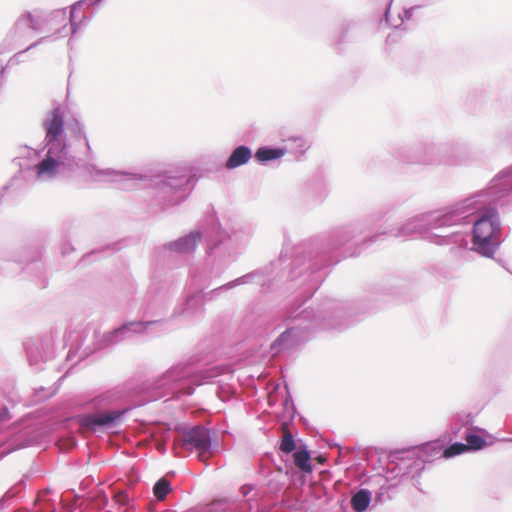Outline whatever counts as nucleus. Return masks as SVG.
<instances>
[{"mask_svg":"<svg viewBox=\"0 0 512 512\" xmlns=\"http://www.w3.org/2000/svg\"><path fill=\"white\" fill-rule=\"evenodd\" d=\"M473 418L470 414H456L453 416L450 429L454 437H458L462 428H469L472 424Z\"/></svg>","mask_w":512,"mask_h":512,"instance_id":"5701e85b","label":"nucleus"},{"mask_svg":"<svg viewBox=\"0 0 512 512\" xmlns=\"http://www.w3.org/2000/svg\"><path fill=\"white\" fill-rule=\"evenodd\" d=\"M113 499L115 502L123 508V512H134L135 507L132 502V499L125 489H118L114 492Z\"/></svg>","mask_w":512,"mask_h":512,"instance_id":"b1692460","label":"nucleus"},{"mask_svg":"<svg viewBox=\"0 0 512 512\" xmlns=\"http://www.w3.org/2000/svg\"><path fill=\"white\" fill-rule=\"evenodd\" d=\"M66 29H67V28H66V25H64L61 29H59V30L57 31V33H58L60 36H63V35H64V33L66 32Z\"/></svg>","mask_w":512,"mask_h":512,"instance_id":"c03bdc74","label":"nucleus"},{"mask_svg":"<svg viewBox=\"0 0 512 512\" xmlns=\"http://www.w3.org/2000/svg\"><path fill=\"white\" fill-rule=\"evenodd\" d=\"M24 349L31 367L42 370V363L53 358L54 347L51 335L45 334L24 342Z\"/></svg>","mask_w":512,"mask_h":512,"instance_id":"2eb2a0df","label":"nucleus"},{"mask_svg":"<svg viewBox=\"0 0 512 512\" xmlns=\"http://www.w3.org/2000/svg\"><path fill=\"white\" fill-rule=\"evenodd\" d=\"M24 27H27L34 31L41 30L38 21L33 17V15L30 12H25L22 15H20L18 19L15 21L14 26L7 33L6 40H15V38L22 34L21 30Z\"/></svg>","mask_w":512,"mask_h":512,"instance_id":"f3484780","label":"nucleus"},{"mask_svg":"<svg viewBox=\"0 0 512 512\" xmlns=\"http://www.w3.org/2000/svg\"><path fill=\"white\" fill-rule=\"evenodd\" d=\"M171 491V483L166 477L157 480L153 486L154 496L160 501L164 500Z\"/></svg>","mask_w":512,"mask_h":512,"instance_id":"bb28decb","label":"nucleus"},{"mask_svg":"<svg viewBox=\"0 0 512 512\" xmlns=\"http://www.w3.org/2000/svg\"><path fill=\"white\" fill-rule=\"evenodd\" d=\"M76 127L73 129L74 133L76 134V137L77 138H82L85 142V145L87 147L88 150H90V145H89V141L86 137V134L84 132V127L83 125H81L78 121L76 122Z\"/></svg>","mask_w":512,"mask_h":512,"instance_id":"72a5a7b5","label":"nucleus"},{"mask_svg":"<svg viewBox=\"0 0 512 512\" xmlns=\"http://www.w3.org/2000/svg\"><path fill=\"white\" fill-rule=\"evenodd\" d=\"M21 269L29 271V272H32L35 270V271H37V276L40 277V273L43 270V264L40 260L35 259V260L31 261L30 263H28L25 268H21Z\"/></svg>","mask_w":512,"mask_h":512,"instance_id":"473e14b6","label":"nucleus"},{"mask_svg":"<svg viewBox=\"0 0 512 512\" xmlns=\"http://www.w3.org/2000/svg\"><path fill=\"white\" fill-rule=\"evenodd\" d=\"M288 140L295 144L296 148L299 149L300 153L305 152V150L307 148V143L303 137L294 136V137H290Z\"/></svg>","mask_w":512,"mask_h":512,"instance_id":"f704fd0d","label":"nucleus"},{"mask_svg":"<svg viewBox=\"0 0 512 512\" xmlns=\"http://www.w3.org/2000/svg\"><path fill=\"white\" fill-rule=\"evenodd\" d=\"M257 275H258L257 273H252V271H251V272L246 273L230 282H231L233 288L240 286V285L252 284V283H254L255 277Z\"/></svg>","mask_w":512,"mask_h":512,"instance_id":"7c9ffc66","label":"nucleus"},{"mask_svg":"<svg viewBox=\"0 0 512 512\" xmlns=\"http://www.w3.org/2000/svg\"><path fill=\"white\" fill-rule=\"evenodd\" d=\"M278 449L281 460L286 463V461L284 460V456H289L296 450V442L293 435L286 434L285 436H283L280 440Z\"/></svg>","mask_w":512,"mask_h":512,"instance_id":"393cba45","label":"nucleus"},{"mask_svg":"<svg viewBox=\"0 0 512 512\" xmlns=\"http://www.w3.org/2000/svg\"><path fill=\"white\" fill-rule=\"evenodd\" d=\"M75 507L82 508V503H79V504H78V503L76 502V503H75Z\"/></svg>","mask_w":512,"mask_h":512,"instance_id":"09e8293b","label":"nucleus"},{"mask_svg":"<svg viewBox=\"0 0 512 512\" xmlns=\"http://www.w3.org/2000/svg\"><path fill=\"white\" fill-rule=\"evenodd\" d=\"M71 494H73L75 496V498H77V501L80 499V497L78 496V494L74 493V492H71Z\"/></svg>","mask_w":512,"mask_h":512,"instance_id":"de8ad7c7","label":"nucleus"},{"mask_svg":"<svg viewBox=\"0 0 512 512\" xmlns=\"http://www.w3.org/2000/svg\"><path fill=\"white\" fill-rule=\"evenodd\" d=\"M47 512H56V508L54 505L50 504L48 507H47Z\"/></svg>","mask_w":512,"mask_h":512,"instance_id":"a18cd8bd","label":"nucleus"},{"mask_svg":"<svg viewBox=\"0 0 512 512\" xmlns=\"http://www.w3.org/2000/svg\"><path fill=\"white\" fill-rule=\"evenodd\" d=\"M107 504V498L104 496L101 503H99V509H103L105 505Z\"/></svg>","mask_w":512,"mask_h":512,"instance_id":"79ce46f5","label":"nucleus"},{"mask_svg":"<svg viewBox=\"0 0 512 512\" xmlns=\"http://www.w3.org/2000/svg\"><path fill=\"white\" fill-rule=\"evenodd\" d=\"M391 2H392V0L387 4L385 15H384L385 22L387 24H389V13H390Z\"/></svg>","mask_w":512,"mask_h":512,"instance_id":"a19ab883","label":"nucleus"},{"mask_svg":"<svg viewBox=\"0 0 512 512\" xmlns=\"http://www.w3.org/2000/svg\"><path fill=\"white\" fill-rule=\"evenodd\" d=\"M413 11H414V7L405 9L403 11V14L399 15V18H400V24L399 25H401L404 22V20H410L412 18V16H413Z\"/></svg>","mask_w":512,"mask_h":512,"instance_id":"4c0bfd02","label":"nucleus"},{"mask_svg":"<svg viewBox=\"0 0 512 512\" xmlns=\"http://www.w3.org/2000/svg\"><path fill=\"white\" fill-rule=\"evenodd\" d=\"M10 419V412L6 406L0 408V423H5Z\"/></svg>","mask_w":512,"mask_h":512,"instance_id":"58836bf2","label":"nucleus"},{"mask_svg":"<svg viewBox=\"0 0 512 512\" xmlns=\"http://www.w3.org/2000/svg\"><path fill=\"white\" fill-rule=\"evenodd\" d=\"M205 296L204 288H198L180 298L173 308L170 319L192 320L204 312Z\"/></svg>","mask_w":512,"mask_h":512,"instance_id":"4468645a","label":"nucleus"},{"mask_svg":"<svg viewBox=\"0 0 512 512\" xmlns=\"http://www.w3.org/2000/svg\"><path fill=\"white\" fill-rule=\"evenodd\" d=\"M197 182L195 174L186 169L167 170L154 179L155 201L162 210L184 202Z\"/></svg>","mask_w":512,"mask_h":512,"instance_id":"9b49d317","label":"nucleus"},{"mask_svg":"<svg viewBox=\"0 0 512 512\" xmlns=\"http://www.w3.org/2000/svg\"><path fill=\"white\" fill-rule=\"evenodd\" d=\"M217 394H218L219 398L223 399V396L220 394L219 389L217 390Z\"/></svg>","mask_w":512,"mask_h":512,"instance_id":"8fccbe9b","label":"nucleus"},{"mask_svg":"<svg viewBox=\"0 0 512 512\" xmlns=\"http://www.w3.org/2000/svg\"><path fill=\"white\" fill-rule=\"evenodd\" d=\"M19 166H20L21 170L24 169V164H22L21 162H19Z\"/></svg>","mask_w":512,"mask_h":512,"instance_id":"3c124183","label":"nucleus"},{"mask_svg":"<svg viewBox=\"0 0 512 512\" xmlns=\"http://www.w3.org/2000/svg\"><path fill=\"white\" fill-rule=\"evenodd\" d=\"M401 161L408 164L462 166L470 164L467 147L427 143L416 148L404 147L398 154Z\"/></svg>","mask_w":512,"mask_h":512,"instance_id":"9d476101","label":"nucleus"},{"mask_svg":"<svg viewBox=\"0 0 512 512\" xmlns=\"http://www.w3.org/2000/svg\"><path fill=\"white\" fill-rule=\"evenodd\" d=\"M26 487V480L23 477L19 480L13 487L5 492V494L0 498V510L4 509L6 506V502L18 496V494L23 491Z\"/></svg>","mask_w":512,"mask_h":512,"instance_id":"a878e982","label":"nucleus"},{"mask_svg":"<svg viewBox=\"0 0 512 512\" xmlns=\"http://www.w3.org/2000/svg\"><path fill=\"white\" fill-rule=\"evenodd\" d=\"M249 238L250 229L247 226L232 220L221 223L211 207L197 228L155 246L153 257L156 263L170 266L191 257L204 240L207 255L213 256L215 262L226 264L236 259L238 249L246 245Z\"/></svg>","mask_w":512,"mask_h":512,"instance_id":"20e7f679","label":"nucleus"},{"mask_svg":"<svg viewBox=\"0 0 512 512\" xmlns=\"http://www.w3.org/2000/svg\"><path fill=\"white\" fill-rule=\"evenodd\" d=\"M48 38H50V36L41 37L39 40H37L36 42H34L31 45H29L26 49L16 53L12 58H10V60L8 61V64L6 66H2L1 69H0V86L2 85V80H3V77H4L5 71H6V67L10 63H12L19 55L25 53L26 51H29V50L35 48L40 43H43L44 41H46Z\"/></svg>","mask_w":512,"mask_h":512,"instance_id":"c756f323","label":"nucleus"},{"mask_svg":"<svg viewBox=\"0 0 512 512\" xmlns=\"http://www.w3.org/2000/svg\"><path fill=\"white\" fill-rule=\"evenodd\" d=\"M102 1L103 0H79L71 6L69 23H70V31L72 34H76L78 32V28L80 27V23L76 22L77 10L81 9L84 4H87L88 6L95 7V6L99 5Z\"/></svg>","mask_w":512,"mask_h":512,"instance_id":"412c9836","label":"nucleus"},{"mask_svg":"<svg viewBox=\"0 0 512 512\" xmlns=\"http://www.w3.org/2000/svg\"><path fill=\"white\" fill-rule=\"evenodd\" d=\"M42 126L45 131L44 146L41 149L24 146L20 148L19 156L14 159L16 161L25 158L28 162H34L32 165L25 164V167L33 171L38 180L72 178L82 171L95 182L121 183L124 189H131L145 180L142 173L99 168L78 157L66 141L64 114L59 106L47 113Z\"/></svg>","mask_w":512,"mask_h":512,"instance_id":"7ed1b4c3","label":"nucleus"},{"mask_svg":"<svg viewBox=\"0 0 512 512\" xmlns=\"http://www.w3.org/2000/svg\"><path fill=\"white\" fill-rule=\"evenodd\" d=\"M168 321V319L128 321L109 332L102 334L94 332L91 344L84 346V343H81L78 346L80 358H86L96 352L113 347L126 339L134 338L136 335L148 332L154 334L166 333Z\"/></svg>","mask_w":512,"mask_h":512,"instance_id":"1a4fd4ad","label":"nucleus"},{"mask_svg":"<svg viewBox=\"0 0 512 512\" xmlns=\"http://www.w3.org/2000/svg\"><path fill=\"white\" fill-rule=\"evenodd\" d=\"M464 438L466 443L456 441L445 446L440 440H434L419 446L395 451L392 454L393 461L390 463V465L394 464L391 470L401 479L410 478L415 480L420 477L426 464L440 458L449 459L469 450L478 451L487 444L482 436L472 433L470 428L465 431Z\"/></svg>","mask_w":512,"mask_h":512,"instance_id":"423d86ee","label":"nucleus"},{"mask_svg":"<svg viewBox=\"0 0 512 512\" xmlns=\"http://www.w3.org/2000/svg\"><path fill=\"white\" fill-rule=\"evenodd\" d=\"M287 396L283 399V406L285 411L290 415L291 419L294 418L297 410L293 402L292 396L289 393L288 385H286Z\"/></svg>","mask_w":512,"mask_h":512,"instance_id":"2f4dec72","label":"nucleus"},{"mask_svg":"<svg viewBox=\"0 0 512 512\" xmlns=\"http://www.w3.org/2000/svg\"><path fill=\"white\" fill-rule=\"evenodd\" d=\"M226 371L222 366L202 369L193 360L177 363L156 379L142 385V404L164 397L172 399L191 395L197 386L212 383Z\"/></svg>","mask_w":512,"mask_h":512,"instance_id":"0eeeda50","label":"nucleus"},{"mask_svg":"<svg viewBox=\"0 0 512 512\" xmlns=\"http://www.w3.org/2000/svg\"><path fill=\"white\" fill-rule=\"evenodd\" d=\"M10 188V185H4L2 187V192L0 193V198L3 197L4 193H6L8 191V189Z\"/></svg>","mask_w":512,"mask_h":512,"instance_id":"37998d69","label":"nucleus"},{"mask_svg":"<svg viewBox=\"0 0 512 512\" xmlns=\"http://www.w3.org/2000/svg\"><path fill=\"white\" fill-rule=\"evenodd\" d=\"M253 153L252 149L247 145H238L235 147L228 158L225 161V168L228 170H233L238 167H241L249 162L252 158Z\"/></svg>","mask_w":512,"mask_h":512,"instance_id":"dca6fc26","label":"nucleus"},{"mask_svg":"<svg viewBox=\"0 0 512 512\" xmlns=\"http://www.w3.org/2000/svg\"><path fill=\"white\" fill-rule=\"evenodd\" d=\"M233 289L231 282H227L219 287H216L208 292L204 290L205 302L206 301H214L218 299L224 292Z\"/></svg>","mask_w":512,"mask_h":512,"instance_id":"c85d7f7f","label":"nucleus"},{"mask_svg":"<svg viewBox=\"0 0 512 512\" xmlns=\"http://www.w3.org/2000/svg\"><path fill=\"white\" fill-rule=\"evenodd\" d=\"M305 193L311 194L316 200H322L326 196V189L321 181H310L304 186Z\"/></svg>","mask_w":512,"mask_h":512,"instance_id":"cd10ccee","label":"nucleus"},{"mask_svg":"<svg viewBox=\"0 0 512 512\" xmlns=\"http://www.w3.org/2000/svg\"><path fill=\"white\" fill-rule=\"evenodd\" d=\"M456 205H459L457 209L461 215L449 224V228L469 227V230L432 234L429 236L431 243L466 246L467 235L471 234L472 249L483 257L492 258L503 242L498 207L512 206V164L500 170L487 187L449 204Z\"/></svg>","mask_w":512,"mask_h":512,"instance_id":"f03ea898","label":"nucleus"},{"mask_svg":"<svg viewBox=\"0 0 512 512\" xmlns=\"http://www.w3.org/2000/svg\"><path fill=\"white\" fill-rule=\"evenodd\" d=\"M292 457L294 465L303 473H312V464L310 461L311 456L306 446H304L302 449H296L292 453Z\"/></svg>","mask_w":512,"mask_h":512,"instance_id":"aec40b11","label":"nucleus"},{"mask_svg":"<svg viewBox=\"0 0 512 512\" xmlns=\"http://www.w3.org/2000/svg\"><path fill=\"white\" fill-rule=\"evenodd\" d=\"M290 468L278 465L273 453H265L258 465V475L263 488L255 490L253 484H244L239 492L241 499L234 497H217L207 504L191 507L183 512H268L270 504L266 503L263 494L278 497L285 489ZM148 512H175L164 508V505L153 506Z\"/></svg>","mask_w":512,"mask_h":512,"instance_id":"39448f33","label":"nucleus"},{"mask_svg":"<svg viewBox=\"0 0 512 512\" xmlns=\"http://www.w3.org/2000/svg\"><path fill=\"white\" fill-rule=\"evenodd\" d=\"M74 406L83 410L77 416L80 426L94 433L117 427L134 407L119 390H109L91 398L77 399Z\"/></svg>","mask_w":512,"mask_h":512,"instance_id":"6e6552de","label":"nucleus"},{"mask_svg":"<svg viewBox=\"0 0 512 512\" xmlns=\"http://www.w3.org/2000/svg\"><path fill=\"white\" fill-rule=\"evenodd\" d=\"M174 454L178 457H185L192 451L204 455L212 450V438L209 428L202 425H194L187 428L174 440Z\"/></svg>","mask_w":512,"mask_h":512,"instance_id":"ddd939ff","label":"nucleus"},{"mask_svg":"<svg viewBox=\"0 0 512 512\" xmlns=\"http://www.w3.org/2000/svg\"><path fill=\"white\" fill-rule=\"evenodd\" d=\"M286 153L287 148L284 146L264 145L257 148L254 157L258 163L266 164L282 158Z\"/></svg>","mask_w":512,"mask_h":512,"instance_id":"a211bd4d","label":"nucleus"},{"mask_svg":"<svg viewBox=\"0 0 512 512\" xmlns=\"http://www.w3.org/2000/svg\"><path fill=\"white\" fill-rule=\"evenodd\" d=\"M92 18H93V13H91L90 15L83 14L79 20L76 19V22L80 23V27L78 28V30L81 29V27L85 26L87 23H89Z\"/></svg>","mask_w":512,"mask_h":512,"instance_id":"ea45409f","label":"nucleus"},{"mask_svg":"<svg viewBox=\"0 0 512 512\" xmlns=\"http://www.w3.org/2000/svg\"><path fill=\"white\" fill-rule=\"evenodd\" d=\"M381 496H382V494H378V495L376 496V498H377V499H381Z\"/></svg>","mask_w":512,"mask_h":512,"instance_id":"603ef678","label":"nucleus"},{"mask_svg":"<svg viewBox=\"0 0 512 512\" xmlns=\"http://www.w3.org/2000/svg\"><path fill=\"white\" fill-rule=\"evenodd\" d=\"M384 233H376L372 236L365 237L360 244V247L367 248L371 244L375 243Z\"/></svg>","mask_w":512,"mask_h":512,"instance_id":"c9c22d12","label":"nucleus"},{"mask_svg":"<svg viewBox=\"0 0 512 512\" xmlns=\"http://www.w3.org/2000/svg\"><path fill=\"white\" fill-rule=\"evenodd\" d=\"M49 17H50V21H53V20H64L65 17H66V9L65 8H63V9H56V10L51 12Z\"/></svg>","mask_w":512,"mask_h":512,"instance_id":"e433bc0d","label":"nucleus"},{"mask_svg":"<svg viewBox=\"0 0 512 512\" xmlns=\"http://www.w3.org/2000/svg\"><path fill=\"white\" fill-rule=\"evenodd\" d=\"M382 218L372 214L365 219L331 231L325 237L305 242L295 249L290 267V281L303 279L300 291L287 307L285 320L291 322L270 345L273 355L295 348L309 340L316 329L343 331L349 327L354 313L352 306L344 301L327 299L317 309L303 308L312 298L328 274V269L347 256L360 253L348 246L364 231Z\"/></svg>","mask_w":512,"mask_h":512,"instance_id":"f257e3e1","label":"nucleus"},{"mask_svg":"<svg viewBox=\"0 0 512 512\" xmlns=\"http://www.w3.org/2000/svg\"><path fill=\"white\" fill-rule=\"evenodd\" d=\"M371 501V491L366 488H360L351 495L350 505L354 512H365Z\"/></svg>","mask_w":512,"mask_h":512,"instance_id":"6ab92c4d","label":"nucleus"},{"mask_svg":"<svg viewBox=\"0 0 512 512\" xmlns=\"http://www.w3.org/2000/svg\"><path fill=\"white\" fill-rule=\"evenodd\" d=\"M274 270V263L271 262L268 265L261 267L259 269H255L252 273H257L258 275L255 277V284L260 285L263 289H268L271 286L270 276L272 275Z\"/></svg>","mask_w":512,"mask_h":512,"instance_id":"4be33fe9","label":"nucleus"},{"mask_svg":"<svg viewBox=\"0 0 512 512\" xmlns=\"http://www.w3.org/2000/svg\"><path fill=\"white\" fill-rule=\"evenodd\" d=\"M458 206H449L448 204L438 210L416 215L398 227L393 236L400 238L413 234H426L425 239L431 242L429 236L433 233H429V231L432 229L449 228V224L456 221L458 219L457 216L461 215V212L458 213Z\"/></svg>","mask_w":512,"mask_h":512,"instance_id":"f8f14e48","label":"nucleus"},{"mask_svg":"<svg viewBox=\"0 0 512 512\" xmlns=\"http://www.w3.org/2000/svg\"><path fill=\"white\" fill-rule=\"evenodd\" d=\"M284 257H285V255L283 254V251H282L281 254H280V261H283Z\"/></svg>","mask_w":512,"mask_h":512,"instance_id":"49530a36","label":"nucleus"}]
</instances>
